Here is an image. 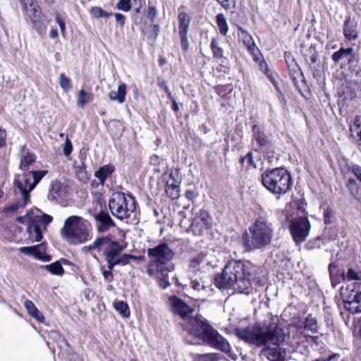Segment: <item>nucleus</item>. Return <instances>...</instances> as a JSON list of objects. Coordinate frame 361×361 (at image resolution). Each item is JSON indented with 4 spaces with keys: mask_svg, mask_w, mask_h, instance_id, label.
<instances>
[{
    "mask_svg": "<svg viewBox=\"0 0 361 361\" xmlns=\"http://www.w3.org/2000/svg\"><path fill=\"white\" fill-rule=\"evenodd\" d=\"M36 160V156L32 153H27L20 160V169L23 171H27L30 165Z\"/></svg>",
    "mask_w": 361,
    "mask_h": 361,
    "instance_id": "nucleus-33",
    "label": "nucleus"
},
{
    "mask_svg": "<svg viewBox=\"0 0 361 361\" xmlns=\"http://www.w3.org/2000/svg\"><path fill=\"white\" fill-rule=\"evenodd\" d=\"M218 358V354L208 353L200 355L198 357V361H217Z\"/></svg>",
    "mask_w": 361,
    "mask_h": 361,
    "instance_id": "nucleus-53",
    "label": "nucleus"
},
{
    "mask_svg": "<svg viewBox=\"0 0 361 361\" xmlns=\"http://www.w3.org/2000/svg\"><path fill=\"white\" fill-rule=\"evenodd\" d=\"M72 151H73L72 142L70 140V139L68 137H66V141H65V143H64V145L63 147V153L66 157H68V156L71 155Z\"/></svg>",
    "mask_w": 361,
    "mask_h": 361,
    "instance_id": "nucleus-52",
    "label": "nucleus"
},
{
    "mask_svg": "<svg viewBox=\"0 0 361 361\" xmlns=\"http://www.w3.org/2000/svg\"><path fill=\"white\" fill-rule=\"evenodd\" d=\"M190 23V17L185 12H180L178 15V31L179 33L188 32Z\"/></svg>",
    "mask_w": 361,
    "mask_h": 361,
    "instance_id": "nucleus-30",
    "label": "nucleus"
},
{
    "mask_svg": "<svg viewBox=\"0 0 361 361\" xmlns=\"http://www.w3.org/2000/svg\"><path fill=\"white\" fill-rule=\"evenodd\" d=\"M66 192V187L63 183L58 180L52 181L49 186L47 199L51 202H59V200L65 197Z\"/></svg>",
    "mask_w": 361,
    "mask_h": 361,
    "instance_id": "nucleus-18",
    "label": "nucleus"
},
{
    "mask_svg": "<svg viewBox=\"0 0 361 361\" xmlns=\"http://www.w3.org/2000/svg\"><path fill=\"white\" fill-rule=\"evenodd\" d=\"M240 38L243 42V44L246 47L247 51L252 56L253 59L257 61L259 59L258 56L259 54V50L257 47L252 36L246 31L242 30Z\"/></svg>",
    "mask_w": 361,
    "mask_h": 361,
    "instance_id": "nucleus-20",
    "label": "nucleus"
},
{
    "mask_svg": "<svg viewBox=\"0 0 361 361\" xmlns=\"http://www.w3.org/2000/svg\"><path fill=\"white\" fill-rule=\"evenodd\" d=\"M216 22L221 35H226L228 30L226 18L223 13H219L216 16Z\"/></svg>",
    "mask_w": 361,
    "mask_h": 361,
    "instance_id": "nucleus-37",
    "label": "nucleus"
},
{
    "mask_svg": "<svg viewBox=\"0 0 361 361\" xmlns=\"http://www.w3.org/2000/svg\"><path fill=\"white\" fill-rule=\"evenodd\" d=\"M350 130L353 136H357L361 140V116L355 117Z\"/></svg>",
    "mask_w": 361,
    "mask_h": 361,
    "instance_id": "nucleus-39",
    "label": "nucleus"
},
{
    "mask_svg": "<svg viewBox=\"0 0 361 361\" xmlns=\"http://www.w3.org/2000/svg\"><path fill=\"white\" fill-rule=\"evenodd\" d=\"M121 248L118 247L114 250H112L110 253L104 257L105 260L107 263V269H105L104 267H100L101 273L106 281L111 282L114 279L113 269L116 266H121L117 255L118 254Z\"/></svg>",
    "mask_w": 361,
    "mask_h": 361,
    "instance_id": "nucleus-16",
    "label": "nucleus"
},
{
    "mask_svg": "<svg viewBox=\"0 0 361 361\" xmlns=\"http://www.w3.org/2000/svg\"><path fill=\"white\" fill-rule=\"evenodd\" d=\"M90 226L88 221L82 217L71 216L65 220L60 233L67 242L73 245L80 244L88 240Z\"/></svg>",
    "mask_w": 361,
    "mask_h": 361,
    "instance_id": "nucleus-4",
    "label": "nucleus"
},
{
    "mask_svg": "<svg viewBox=\"0 0 361 361\" xmlns=\"http://www.w3.org/2000/svg\"><path fill=\"white\" fill-rule=\"evenodd\" d=\"M22 178L23 180L21 181L23 182L24 186H25L27 189H30V185L32 184L31 179H32L30 171H24L22 174Z\"/></svg>",
    "mask_w": 361,
    "mask_h": 361,
    "instance_id": "nucleus-54",
    "label": "nucleus"
},
{
    "mask_svg": "<svg viewBox=\"0 0 361 361\" xmlns=\"http://www.w3.org/2000/svg\"><path fill=\"white\" fill-rule=\"evenodd\" d=\"M25 10L31 20L32 23L33 24V28H35L39 32V34L42 35L43 30L37 26L39 21L38 20L41 14L40 10L39 9V8L34 6L33 4L32 6L30 8H28L27 6V9Z\"/></svg>",
    "mask_w": 361,
    "mask_h": 361,
    "instance_id": "nucleus-26",
    "label": "nucleus"
},
{
    "mask_svg": "<svg viewBox=\"0 0 361 361\" xmlns=\"http://www.w3.org/2000/svg\"><path fill=\"white\" fill-rule=\"evenodd\" d=\"M53 220V218L51 216L43 214L42 215L39 216L37 219H35L32 221V222H37V224H39V225L43 228L44 230L47 229V226L49 224H50Z\"/></svg>",
    "mask_w": 361,
    "mask_h": 361,
    "instance_id": "nucleus-46",
    "label": "nucleus"
},
{
    "mask_svg": "<svg viewBox=\"0 0 361 361\" xmlns=\"http://www.w3.org/2000/svg\"><path fill=\"white\" fill-rule=\"evenodd\" d=\"M191 287L195 290H204L208 287V283L205 281V277H201L200 279H192L190 282Z\"/></svg>",
    "mask_w": 361,
    "mask_h": 361,
    "instance_id": "nucleus-44",
    "label": "nucleus"
},
{
    "mask_svg": "<svg viewBox=\"0 0 361 361\" xmlns=\"http://www.w3.org/2000/svg\"><path fill=\"white\" fill-rule=\"evenodd\" d=\"M164 179L166 182L165 192L171 200H177L180 197V186L181 179L179 176V170H169L164 174Z\"/></svg>",
    "mask_w": 361,
    "mask_h": 361,
    "instance_id": "nucleus-11",
    "label": "nucleus"
},
{
    "mask_svg": "<svg viewBox=\"0 0 361 361\" xmlns=\"http://www.w3.org/2000/svg\"><path fill=\"white\" fill-rule=\"evenodd\" d=\"M286 336L283 329L276 326L272 331V344L279 346L285 341ZM286 356L285 349L280 347L272 348V361H286Z\"/></svg>",
    "mask_w": 361,
    "mask_h": 361,
    "instance_id": "nucleus-15",
    "label": "nucleus"
},
{
    "mask_svg": "<svg viewBox=\"0 0 361 361\" xmlns=\"http://www.w3.org/2000/svg\"><path fill=\"white\" fill-rule=\"evenodd\" d=\"M345 308L352 314L361 313V282L348 286L341 293Z\"/></svg>",
    "mask_w": 361,
    "mask_h": 361,
    "instance_id": "nucleus-8",
    "label": "nucleus"
},
{
    "mask_svg": "<svg viewBox=\"0 0 361 361\" xmlns=\"http://www.w3.org/2000/svg\"><path fill=\"white\" fill-rule=\"evenodd\" d=\"M97 222V230L99 232H106L110 228L116 226V224L110 215L104 211H101L94 215Z\"/></svg>",
    "mask_w": 361,
    "mask_h": 361,
    "instance_id": "nucleus-19",
    "label": "nucleus"
},
{
    "mask_svg": "<svg viewBox=\"0 0 361 361\" xmlns=\"http://www.w3.org/2000/svg\"><path fill=\"white\" fill-rule=\"evenodd\" d=\"M70 79L66 76L64 73H61L59 75V84L61 87L65 91L68 92L71 90V85L70 84Z\"/></svg>",
    "mask_w": 361,
    "mask_h": 361,
    "instance_id": "nucleus-49",
    "label": "nucleus"
},
{
    "mask_svg": "<svg viewBox=\"0 0 361 361\" xmlns=\"http://www.w3.org/2000/svg\"><path fill=\"white\" fill-rule=\"evenodd\" d=\"M180 38V45L183 51H187L189 49V42L188 39V32L179 33Z\"/></svg>",
    "mask_w": 361,
    "mask_h": 361,
    "instance_id": "nucleus-55",
    "label": "nucleus"
},
{
    "mask_svg": "<svg viewBox=\"0 0 361 361\" xmlns=\"http://www.w3.org/2000/svg\"><path fill=\"white\" fill-rule=\"evenodd\" d=\"M210 47L212 50L214 58L217 59L224 58V50L221 47H219V42L215 38H212Z\"/></svg>",
    "mask_w": 361,
    "mask_h": 361,
    "instance_id": "nucleus-41",
    "label": "nucleus"
},
{
    "mask_svg": "<svg viewBox=\"0 0 361 361\" xmlns=\"http://www.w3.org/2000/svg\"><path fill=\"white\" fill-rule=\"evenodd\" d=\"M37 222L31 221L27 226V232L30 235L34 238L35 242H39L43 238V228Z\"/></svg>",
    "mask_w": 361,
    "mask_h": 361,
    "instance_id": "nucleus-28",
    "label": "nucleus"
},
{
    "mask_svg": "<svg viewBox=\"0 0 361 361\" xmlns=\"http://www.w3.org/2000/svg\"><path fill=\"white\" fill-rule=\"evenodd\" d=\"M252 130L255 139L259 143V145L262 147L265 146L268 143V140H267L264 133L261 132L259 127L256 125L253 126Z\"/></svg>",
    "mask_w": 361,
    "mask_h": 361,
    "instance_id": "nucleus-42",
    "label": "nucleus"
},
{
    "mask_svg": "<svg viewBox=\"0 0 361 361\" xmlns=\"http://www.w3.org/2000/svg\"><path fill=\"white\" fill-rule=\"evenodd\" d=\"M212 225V218L205 210H201L194 217L191 224V231L195 235H202L204 230L211 228Z\"/></svg>",
    "mask_w": 361,
    "mask_h": 361,
    "instance_id": "nucleus-14",
    "label": "nucleus"
},
{
    "mask_svg": "<svg viewBox=\"0 0 361 361\" xmlns=\"http://www.w3.org/2000/svg\"><path fill=\"white\" fill-rule=\"evenodd\" d=\"M304 325H305V320L304 321L298 320V322L291 324L290 325V326L295 327L297 329V331H298V333L302 335L304 334V331H305V330H304Z\"/></svg>",
    "mask_w": 361,
    "mask_h": 361,
    "instance_id": "nucleus-56",
    "label": "nucleus"
},
{
    "mask_svg": "<svg viewBox=\"0 0 361 361\" xmlns=\"http://www.w3.org/2000/svg\"><path fill=\"white\" fill-rule=\"evenodd\" d=\"M291 184L290 176L284 168L272 169V192L284 193Z\"/></svg>",
    "mask_w": 361,
    "mask_h": 361,
    "instance_id": "nucleus-10",
    "label": "nucleus"
},
{
    "mask_svg": "<svg viewBox=\"0 0 361 361\" xmlns=\"http://www.w3.org/2000/svg\"><path fill=\"white\" fill-rule=\"evenodd\" d=\"M207 262L204 260L203 257L198 256L195 258H193L190 262V267L194 269H199L201 267H204V264H207Z\"/></svg>",
    "mask_w": 361,
    "mask_h": 361,
    "instance_id": "nucleus-51",
    "label": "nucleus"
},
{
    "mask_svg": "<svg viewBox=\"0 0 361 361\" xmlns=\"http://www.w3.org/2000/svg\"><path fill=\"white\" fill-rule=\"evenodd\" d=\"M261 181L262 185L269 191H271V170L269 169H266L261 175Z\"/></svg>",
    "mask_w": 361,
    "mask_h": 361,
    "instance_id": "nucleus-47",
    "label": "nucleus"
},
{
    "mask_svg": "<svg viewBox=\"0 0 361 361\" xmlns=\"http://www.w3.org/2000/svg\"><path fill=\"white\" fill-rule=\"evenodd\" d=\"M46 250H39L37 255L35 256V259L40 260L42 262H50L51 260V257L47 254H43Z\"/></svg>",
    "mask_w": 361,
    "mask_h": 361,
    "instance_id": "nucleus-57",
    "label": "nucleus"
},
{
    "mask_svg": "<svg viewBox=\"0 0 361 361\" xmlns=\"http://www.w3.org/2000/svg\"><path fill=\"white\" fill-rule=\"evenodd\" d=\"M24 306L27 311V313L38 322L42 323L44 317L42 313L36 307L35 304L30 300H26L24 302Z\"/></svg>",
    "mask_w": 361,
    "mask_h": 361,
    "instance_id": "nucleus-25",
    "label": "nucleus"
},
{
    "mask_svg": "<svg viewBox=\"0 0 361 361\" xmlns=\"http://www.w3.org/2000/svg\"><path fill=\"white\" fill-rule=\"evenodd\" d=\"M329 271L330 276L332 278L334 274H336L338 271L337 265L334 263H331L329 265Z\"/></svg>",
    "mask_w": 361,
    "mask_h": 361,
    "instance_id": "nucleus-64",
    "label": "nucleus"
},
{
    "mask_svg": "<svg viewBox=\"0 0 361 361\" xmlns=\"http://www.w3.org/2000/svg\"><path fill=\"white\" fill-rule=\"evenodd\" d=\"M353 49L349 48H341L338 51L334 52L331 56L332 60L336 63H338L343 59H347L348 56L352 55Z\"/></svg>",
    "mask_w": 361,
    "mask_h": 361,
    "instance_id": "nucleus-32",
    "label": "nucleus"
},
{
    "mask_svg": "<svg viewBox=\"0 0 361 361\" xmlns=\"http://www.w3.org/2000/svg\"><path fill=\"white\" fill-rule=\"evenodd\" d=\"M30 173L32 174V182L30 185V189H27L26 187L24 186L23 182L18 178H16L13 182L14 186L19 190L22 197L25 199V202H27L29 200L30 192L35 188L41 180L48 173V171L32 170L30 171Z\"/></svg>",
    "mask_w": 361,
    "mask_h": 361,
    "instance_id": "nucleus-12",
    "label": "nucleus"
},
{
    "mask_svg": "<svg viewBox=\"0 0 361 361\" xmlns=\"http://www.w3.org/2000/svg\"><path fill=\"white\" fill-rule=\"evenodd\" d=\"M318 329L317 320L311 314H309L305 319L304 330L317 334L319 331Z\"/></svg>",
    "mask_w": 361,
    "mask_h": 361,
    "instance_id": "nucleus-34",
    "label": "nucleus"
},
{
    "mask_svg": "<svg viewBox=\"0 0 361 361\" xmlns=\"http://www.w3.org/2000/svg\"><path fill=\"white\" fill-rule=\"evenodd\" d=\"M187 331L212 346L228 355L231 345L228 341L201 316L190 317L186 326Z\"/></svg>",
    "mask_w": 361,
    "mask_h": 361,
    "instance_id": "nucleus-2",
    "label": "nucleus"
},
{
    "mask_svg": "<svg viewBox=\"0 0 361 361\" xmlns=\"http://www.w3.org/2000/svg\"><path fill=\"white\" fill-rule=\"evenodd\" d=\"M260 71L264 73L267 77L271 80V73L268 68L267 64L264 61H260L259 63Z\"/></svg>",
    "mask_w": 361,
    "mask_h": 361,
    "instance_id": "nucleus-58",
    "label": "nucleus"
},
{
    "mask_svg": "<svg viewBox=\"0 0 361 361\" xmlns=\"http://www.w3.org/2000/svg\"><path fill=\"white\" fill-rule=\"evenodd\" d=\"M147 255L150 258L147 267V273L149 276L157 277L158 274L162 276L166 274V264L172 260L174 252L165 243H161L154 247L147 250Z\"/></svg>",
    "mask_w": 361,
    "mask_h": 361,
    "instance_id": "nucleus-3",
    "label": "nucleus"
},
{
    "mask_svg": "<svg viewBox=\"0 0 361 361\" xmlns=\"http://www.w3.org/2000/svg\"><path fill=\"white\" fill-rule=\"evenodd\" d=\"M126 94V85L121 83L118 85L117 91H111L109 94V99L112 101H116L119 104L125 102Z\"/></svg>",
    "mask_w": 361,
    "mask_h": 361,
    "instance_id": "nucleus-27",
    "label": "nucleus"
},
{
    "mask_svg": "<svg viewBox=\"0 0 361 361\" xmlns=\"http://www.w3.org/2000/svg\"><path fill=\"white\" fill-rule=\"evenodd\" d=\"M30 202V195H29V200L27 202H25V199L23 197L22 201H16V202L11 204L8 207L4 209V211L6 212H14L17 211L19 208L25 207L27 204Z\"/></svg>",
    "mask_w": 361,
    "mask_h": 361,
    "instance_id": "nucleus-45",
    "label": "nucleus"
},
{
    "mask_svg": "<svg viewBox=\"0 0 361 361\" xmlns=\"http://www.w3.org/2000/svg\"><path fill=\"white\" fill-rule=\"evenodd\" d=\"M112 15L114 16L116 23L123 27L126 23V16L120 13H112Z\"/></svg>",
    "mask_w": 361,
    "mask_h": 361,
    "instance_id": "nucleus-59",
    "label": "nucleus"
},
{
    "mask_svg": "<svg viewBox=\"0 0 361 361\" xmlns=\"http://www.w3.org/2000/svg\"><path fill=\"white\" fill-rule=\"evenodd\" d=\"M90 15L95 18H108L112 16V13H108L105 11L102 8L99 6H93L90 11Z\"/></svg>",
    "mask_w": 361,
    "mask_h": 361,
    "instance_id": "nucleus-40",
    "label": "nucleus"
},
{
    "mask_svg": "<svg viewBox=\"0 0 361 361\" xmlns=\"http://www.w3.org/2000/svg\"><path fill=\"white\" fill-rule=\"evenodd\" d=\"M347 187L350 190V192L353 194V189L357 188V183L355 179L349 178L347 182Z\"/></svg>",
    "mask_w": 361,
    "mask_h": 361,
    "instance_id": "nucleus-63",
    "label": "nucleus"
},
{
    "mask_svg": "<svg viewBox=\"0 0 361 361\" xmlns=\"http://www.w3.org/2000/svg\"><path fill=\"white\" fill-rule=\"evenodd\" d=\"M357 27V22L352 20L350 16L345 18L343 25V35L348 40H355L358 37Z\"/></svg>",
    "mask_w": 361,
    "mask_h": 361,
    "instance_id": "nucleus-21",
    "label": "nucleus"
},
{
    "mask_svg": "<svg viewBox=\"0 0 361 361\" xmlns=\"http://www.w3.org/2000/svg\"><path fill=\"white\" fill-rule=\"evenodd\" d=\"M271 229L267 221L258 218L255 224L242 236V244L247 251L261 248L270 242Z\"/></svg>",
    "mask_w": 361,
    "mask_h": 361,
    "instance_id": "nucleus-5",
    "label": "nucleus"
},
{
    "mask_svg": "<svg viewBox=\"0 0 361 361\" xmlns=\"http://www.w3.org/2000/svg\"><path fill=\"white\" fill-rule=\"evenodd\" d=\"M137 202L131 194L113 192L109 200V208L113 216L120 220L130 218L136 209Z\"/></svg>",
    "mask_w": 361,
    "mask_h": 361,
    "instance_id": "nucleus-7",
    "label": "nucleus"
},
{
    "mask_svg": "<svg viewBox=\"0 0 361 361\" xmlns=\"http://www.w3.org/2000/svg\"><path fill=\"white\" fill-rule=\"evenodd\" d=\"M303 56L310 67L311 68H316V65L318 61V54L315 47L312 45L304 50Z\"/></svg>",
    "mask_w": 361,
    "mask_h": 361,
    "instance_id": "nucleus-24",
    "label": "nucleus"
},
{
    "mask_svg": "<svg viewBox=\"0 0 361 361\" xmlns=\"http://www.w3.org/2000/svg\"><path fill=\"white\" fill-rule=\"evenodd\" d=\"M46 245L43 243L33 246L21 247H20L19 251L22 254L32 256L35 259V256L37 255L39 250H46Z\"/></svg>",
    "mask_w": 361,
    "mask_h": 361,
    "instance_id": "nucleus-29",
    "label": "nucleus"
},
{
    "mask_svg": "<svg viewBox=\"0 0 361 361\" xmlns=\"http://www.w3.org/2000/svg\"><path fill=\"white\" fill-rule=\"evenodd\" d=\"M156 16H157V10H156L155 7H153V6L149 7L147 9V17L149 20H153L154 18L156 17Z\"/></svg>",
    "mask_w": 361,
    "mask_h": 361,
    "instance_id": "nucleus-61",
    "label": "nucleus"
},
{
    "mask_svg": "<svg viewBox=\"0 0 361 361\" xmlns=\"http://www.w3.org/2000/svg\"><path fill=\"white\" fill-rule=\"evenodd\" d=\"M324 245V241L319 238H314L310 240L305 245V247L309 250L321 249Z\"/></svg>",
    "mask_w": 361,
    "mask_h": 361,
    "instance_id": "nucleus-48",
    "label": "nucleus"
},
{
    "mask_svg": "<svg viewBox=\"0 0 361 361\" xmlns=\"http://www.w3.org/2000/svg\"><path fill=\"white\" fill-rule=\"evenodd\" d=\"M236 335L247 343L266 346L271 340V323L257 322L255 325L236 329Z\"/></svg>",
    "mask_w": 361,
    "mask_h": 361,
    "instance_id": "nucleus-6",
    "label": "nucleus"
},
{
    "mask_svg": "<svg viewBox=\"0 0 361 361\" xmlns=\"http://www.w3.org/2000/svg\"><path fill=\"white\" fill-rule=\"evenodd\" d=\"M114 309L123 318H128L130 315V310L127 302L119 300L114 302Z\"/></svg>",
    "mask_w": 361,
    "mask_h": 361,
    "instance_id": "nucleus-31",
    "label": "nucleus"
},
{
    "mask_svg": "<svg viewBox=\"0 0 361 361\" xmlns=\"http://www.w3.org/2000/svg\"><path fill=\"white\" fill-rule=\"evenodd\" d=\"M253 269L252 264L248 261H228L222 272L214 276V283L219 289L232 288L243 292L250 286Z\"/></svg>",
    "mask_w": 361,
    "mask_h": 361,
    "instance_id": "nucleus-1",
    "label": "nucleus"
},
{
    "mask_svg": "<svg viewBox=\"0 0 361 361\" xmlns=\"http://www.w3.org/2000/svg\"><path fill=\"white\" fill-rule=\"evenodd\" d=\"M43 268L53 275L62 276L64 269L59 262H54L51 264L43 266Z\"/></svg>",
    "mask_w": 361,
    "mask_h": 361,
    "instance_id": "nucleus-36",
    "label": "nucleus"
},
{
    "mask_svg": "<svg viewBox=\"0 0 361 361\" xmlns=\"http://www.w3.org/2000/svg\"><path fill=\"white\" fill-rule=\"evenodd\" d=\"M118 247V241L112 240L109 236L97 238L92 244L82 248L83 251L97 250L102 252L104 257Z\"/></svg>",
    "mask_w": 361,
    "mask_h": 361,
    "instance_id": "nucleus-13",
    "label": "nucleus"
},
{
    "mask_svg": "<svg viewBox=\"0 0 361 361\" xmlns=\"http://www.w3.org/2000/svg\"><path fill=\"white\" fill-rule=\"evenodd\" d=\"M169 300L173 313L179 315L182 319L189 317L192 313L193 310L178 297L173 295Z\"/></svg>",
    "mask_w": 361,
    "mask_h": 361,
    "instance_id": "nucleus-17",
    "label": "nucleus"
},
{
    "mask_svg": "<svg viewBox=\"0 0 361 361\" xmlns=\"http://www.w3.org/2000/svg\"><path fill=\"white\" fill-rule=\"evenodd\" d=\"M118 247L121 248L118 254L117 255L120 262H121V266H126L130 264V259L137 260V261H143L145 259V256L143 255H133L128 253H122V252L125 249V246L121 244L118 242Z\"/></svg>",
    "mask_w": 361,
    "mask_h": 361,
    "instance_id": "nucleus-23",
    "label": "nucleus"
},
{
    "mask_svg": "<svg viewBox=\"0 0 361 361\" xmlns=\"http://www.w3.org/2000/svg\"><path fill=\"white\" fill-rule=\"evenodd\" d=\"M92 100V95L84 90H80L78 96V106L83 107L87 103Z\"/></svg>",
    "mask_w": 361,
    "mask_h": 361,
    "instance_id": "nucleus-43",
    "label": "nucleus"
},
{
    "mask_svg": "<svg viewBox=\"0 0 361 361\" xmlns=\"http://www.w3.org/2000/svg\"><path fill=\"white\" fill-rule=\"evenodd\" d=\"M217 2L225 9L228 10L233 6L234 0H216Z\"/></svg>",
    "mask_w": 361,
    "mask_h": 361,
    "instance_id": "nucleus-60",
    "label": "nucleus"
},
{
    "mask_svg": "<svg viewBox=\"0 0 361 361\" xmlns=\"http://www.w3.org/2000/svg\"><path fill=\"white\" fill-rule=\"evenodd\" d=\"M116 8L124 12L129 11L131 9L130 0H119L116 4Z\"/></svg>",
    "mask_w": 361,
    "mask_h": 361,
    "instance_id": "nucleus-50",
    "label": "nucleus"
},
{
    "mask_svg": "<svg viewBox=\"0 0 361 361\" xmlns=\"http://www.w3.org/2000/svg\"><path fill=\"white\" fill-rule=\"evenodd\" d=\"M342 277L343 281H355L349 286H353L355 283V286H357L359 282H361V279L359 274L355 271L353 268L348 269L346 274L344 272L342 273Z\"/></svg>",
    "mask_w": 361,
    "mask_h": 361,
    "instance_id": "nucleus-35",
    "label": "nucleus"
},
{
    "mask_svg": "<svg viewBox=\"0 0 361 361\" xmlns=\"http://www.w3.org/2000/svg\"><path fill=\"white\" fill-rule=\"evenodd\" d=\"M288 67V73L290 78L294 82V84H296V80L300 76H302V73L301 72L300 66L297 63H292Z\"/></svg>",
    "mask_w": 361,
    "mask_h": 361,
    "instance_id": "nucleus-38",
    "label": "nucleus"
},
{
    "mask_svg": "<svg viewBox=\"0 0 361 361\" xmlns=\"http://www.w3.org/2000/svg\"><path fill=\"white\" fill-rule=\"evenodd\" d=\"M116 169L111 164L100 166L95 172L94 176L98 178L99 183L104 185L106 179L111 176Z\"/></svg>",
    "mask_w": 361,
    "mask_h": 361,
    "instance_id": "nucleus-22",
    "label": "nucleus"
},
{
    "mask_svg": "<svg viewBox=\"0 0 361 361\" xmlns=\"http://www.w3.org/2000/svg\"><path fill=\"white\" fill-rule=\"evenodd\" d=\"M352 172L361 182V166L358 165H353L352 167Z\"/></svg>",
    "mask_w": 361,
    "mask_h": 361,
    "instance_id": "nucleus-62",
    "label": "nucleus"
},
{
    "mask_svg": "<svg viewBox=\"0 0 361 361\" xmlns=\"http://www.w3.org/2000/svg\"><path fill=\"white\" fill-rule=\"evenodd\" d=\"M310 222L307 216L293 218L290 222V231L297 245L305 242L310 234Z\"/></svg>",
    "mask_w": 361,
    "mask_h": 361,
    "instance_id": "nucleus-9",
    "label": "nucleus"
}]
</instances>
